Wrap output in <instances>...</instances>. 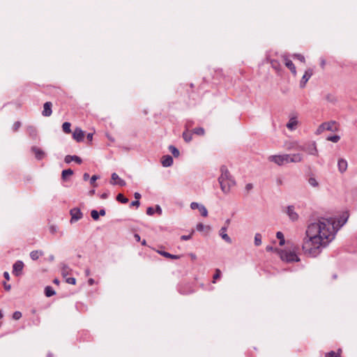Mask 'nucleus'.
<instances>
[{"instance_id": "nucleus-1", "label": "nucleus", "mask_w": 357, "mask_h": 357, "mask_svg": "<svg viewBox=\"0 0 357 357\" xmlns=\"http://www.w3.org/2000/svg\"><path fill=\"white\" fill-rule=\"evenodd\" d=\"M348 217L346 213L338 220L333 218H320L310 223L303 241L302 249L305 255L311 257L319 255L322 248L335 238L337 231L347 222Z\"/></svg>"}, {"instance_id": "nucleus-2", "label": "nucleus", "mask_w": 357, "mask_h": 357, "mask_svg": "<svg viewBox=\"0 0 357 357\" xmlns=\"http://www.w3.org/2000/svg\"><path fill=\"white\" fill-rule=\"evenodd\" d=\"M220 173L221 174L218 178V182L222 191L227 194L230 191L231 188L235 185V181L232 178L226 166H221Z\"/></svg>"}, {"instance_id": "nucleus-3", "label": "nucleus", "mask_w": 357, "mask_h": 357, "mask_svg": "<svg viewBox=\"0 0 357 357\" xmlns=\"http://www.w3.org/2000/svg\"><path fill=\"white\" fill-rule=\"evenodd\" d=\"M287 150H301L306 152L310 155H318V149L317 148V144L315 142H309L305 143L304 145H300L297 142L290 143L287 147Z\"/></svg>"}, {"instance_id": "nucleus-4", "label": "nucleus", "mask_w": 357, "mask_h": 357, "mask_svg": "<svg viewBox=\"0 0 357 357\" xmlns=\"http://www.w3.org/2000/svg\"><path fill=\"white\" fill-rule=\"evenodd\" d=\"M328 130V131H332V132H337L339 130V124L335 121H330L327 122H324L321 123L315 131L316 135H320L324 131Z\"/></svg>"}, {"instance_id": "nucleus-5", "label": "nucleus", "mask_w": 357, "mask_h": 357, "mask_svg": "<svg viewBox=\"0 0 357 357\" xmlns=\"http://www.w3.org/2000/svg\"><path fill=\"white\" fill-rule=\"evenodd\" d=\"M280 258L282 261L287 262L299 261L300 259L296 255V252L284 250L280 252Z\"/></svg>"}, {"instance_id": "nucleus-6", "label": "nucleus", "mask_w": 357, "mask_h": 357, "mask_svg": "<svg viewBox=\"0 0 357 357\" xmlns=\"http://www.w3.org/2000/svg\"><path fill=\"white\" fill-rule=\"evenodd\" d=\"M289 154L273 155L268 158V161L273 162L279 166L288 164Z\"/></svg>"}, {"instance_id": "nucleus-7", "label": "nucleus", "mask_w": 357, "mask_h": 357, "mask_svg": "<svg viewBox=\"0 0 357 357\" xmlns=\"http://www.w3.org/2000/svg\"><path fill=\"white\" fill-rule=\"evenodd\" d=\"M70 214L71 215L70 222H75L82 219L83 217V214L81 212L80 209L78 208H73L70 211Z\"/></svg>"}, {"instance_id": "nucleus-8", "label": "nucleus", "mask_w": 357, "mask_h": 357, "mask_svg": "<svg viewBox=\"0 0 357 357\" xmlns=\"http://www.w3.org/2000/svg\"><path fill=\"white\" fill-rule=\"evenodd\" d=\"M304 155L302 153H297L294 154H289L288 162L289 163H298L303 161Z\"/></svg>"}, {"instance_id": "nucleus-9", "label": "nucleus", "mask_w": 357, "mask_h": 357, "mask_svg": "<svg viewBox=\"0 0 357 357\" xmlns=\"http://www.w3.org/2000/svg\"><path fill=\"white\" fill-rule=\"evenodd\" d=\"M190 208L192 210L198 209L201 215L204 217H206L208 215V211L206 208L202 204H200L197 202H192L190 204Z\"/></svg>"}, {"instance_id": "nucleus-10", "label": "nucleus", "mask_w": 357, "mask_h": 357, "mask_svg": "<svg viewBox=\"0 0 357 357\" xmlns=\"http://www.w3.org/2000/svg\"><path fill=\"white\" fill-rule=\"evenodd\" d=\"M110 183L114 185H118L119 186H125L126 185V181L121 178L116 173L112 174Z\"/></svg>"}, {"instance_id": "nucleus-11", "label": "nucleus", "mask_w": 357, "mask_h": 357, "mask_svg": "<svg viewBox=\"0 0 357 357\" xmlns=\"http://www.w3.org/2000/svg\"><path fill=\"white\" fill-rule=\"evenodd\" d=\"M285 212L291 220L296 221L298 219V214L295 211L294 206H288L286 208Z\"/></svg>"}, {"instance_id": "nucleus-12", "label": "nucleus", "mask_w": 357, "mask_h": 357, "mask_svg": "<svg viewBox=\"0 0 357 357\" xmlns=\"http://www.w3.org/2000/svg\"><path fill=\"white\" fill-rule=\"evenodd\" d=\"M313 75V70L311 68H309L305 70L303 76L301 78V82H300V86L301 88H304L305 86L306 83L310 79V78Z\"/></svg>"}, {"instance_id": "nucleus-13", "label": "nucleus", "mask_w": 357, "mask_h": 357, "mask_svg": "<svg viewBox=\"0 0 357 357\" xmlns=\"http://www.w3.org/2000/svg\"><path fill=\"white\" fill-rule=\"evenodd\" d=\"M84 133L83 130L79 128H76L73 133V139L77 142H82L84 140Z\"/></svg>"}, {"instance_id": "nucleus-14", "label": "nucleus", "mask_w": 357, "mask_h": 357, "mask_svg": "<svg viewBox=\"0 0 357 357\" xmlns=\"http://www.w3.org/2000/svg\"><path fill=\"white\" fill-rule=\"evenodd\" d=\"M298 121L296 116H291L289 120L287 123V128L290 130H294L296 129Z\"/></svg>"}, {"instance_id": "nucleus-15", "label": "nucleus", "mask_w": 357, "mask_h": 357, "mask_svg": "<svg viewBox=\"0 0 357 357\" xmlns=\"http://www.w3.org/2000/svg\"><path fill=\"white\" fill-rule=\"evenodd\" d=\"M23 267H24L23 262L22 261H17L13 264V274H15L17 276L20 275L22 271Z\"/></svg>"}, {"instance_id": "nucleus-16", "label": "nucleus", "mask_w": 357, "mask_h": 357, "mask_svg": "<svg viewBox=\"0 0 357 357\" xmlns=\"http://www.w3.org/2000/svg\"><path fill=\"white\" fill-rule=\"evenodd\" d=\"M227 226H223L219 231V235L227 243H231V238L227 234Z\"/></svg>"}, {"instance_id": "nucleus-17", "label": "nucleus", "mask_w": 357, "mask_h": 357, "mask_svg": "<svg viewBox=\"0 0 357 357\" xmlns=\"http://www.w3.org/2000/svg\"><path fill=\"white\" fill-rule=\"evenodd\" d=\"M282 59L284 61L285 66L291 70L292 74L296 75V67H295L294 64L293 63V62L290 59H289L288 57L285 55L282 56Z\"/></svg>"}, {"instance_id": "nucleus-18", "label": "nucleus", "mask_w": 357, "mask_h": 357, "mask_svg": "<svg viewBox=\"0 0 357 357\" xmlns=\"http://www.w3.org/2000/svg\"><path fill=\"white\" fill-rule=\"evenodd\" d=\"M52 103L50 102H46L43 105V111L42 112L44 116H50L52 113Z\"/></svg>"}, {"instance_id": "nucleus-19", "label": "nucleus", "mask_w": 357, "mask_h": 357, "mask_svg": "<svg viewBox=\"0 0 357 357\" xmlns=\"http://www.w3.org/2000/svg\"><path fill=\"white\" fill-rule=\"evenodd\" d=\"M347 166H348V164H347V162L346 160L344 159H340L337 162V167H338V170L340 173H344L346 172V170L347 169Z\"/></svg>"}, {"instance_id": "nucleus-20", "label": "nucleus", "mask_w": 357, "mask_h": 357, "mask_svg": "<svg viewBox=\"0 0 357 357\" xmlns=\"http://www.w3.org/2000/svg\"><path fill=\"white\" fill-rule=\"evenodd\" d=\"M31 151L35 154V157L38 160H41L45 156V153L43 152V151H42L40 149H39V148H38L36 146H33L31 148Z\"/></svg>"}, {"instance_id": "nucleus-21", "label": "nucleus", "mask_w": 357, "mask_h": 357, "mask_svg": "<svg viewBox=\"0 0 357 357\" xmlns=\"http://www.w3.org/2000/svg\"><path fill=\"white\" fill-rule=\"evenodd\" d=\"M161 162L163 167H170L173 164V158L169 155H165L162 157Z\"/></svg>"}, {"instance_id": "nucleus-22", "label": "nucleus", "mask_w": 357, "mask_h": 357, "mask_svg": "<svg viewBox=\"0 0 357 357\" xmlns=\"http://www.w3.org/2000/svg\"><path fill=\"white\" fill-rule=\"evenodd\" d=\"M64 160L66 163H70L71 161H75V162H77L78 164L82 163V159L77 155H68L65 157Z\"/></svg>"}, {"instance_id": "nucleus-23", "label": "nucleus", "mask_w": 357, "mask_h": 357, "mask_svg": "<svg viewBox=\"0 0 357 357\" xmlns=\"http://www.w3.org/2000/svg\"><path fill=\"white\" fill-rule=\"evenodd\" d=\"M26 130H27V132L29 133V136L31 138H33V139L36 138V137H37V130H36V128L34 126H29L26 128Z\"/></svg>"}, {"instance_id": "nucleus-24", "label": "nucleus", "mask_w": 357, "mask_h": 357, "mask_svg": "<svg viewBox=\"0 0 357 357\" xmlns=\"http://www.w3.org/2000/svg\"><path fill=\"white\" fill-rule=\"evenodd\" d=\"M158 253L160 255H161L162 256L166 257V258H169V259H179L181 257L179 255H172L167 252H165V251H158Z\"/></svg>"}, {"instance_id": "nucleus-25", "label": "nucleus", "mask_w": 357, "mask_h": 357, "mask_svg": "<svg viewBox=\"0 0 357 357\" xmlns=\"http://www.w3.org/2000/svg\"><path fill=\"white\" fill-rule=\"evenodd\" d=\"M73 174V171L71 169H68L62 171L61 177L62 179L66 181L68 177Z\"/></svg>"}, {"instance_id": "nucleus-26", "label": "nucleus", "mask_w": 357, "mask_h": 357, "mask_svg": "<svg viewBox=\"0 0 357 357\" xmlns=\"http://www.w3.org/2000/svg\"><path fill=\"white\" fill-rule=\"evenodd\" d=\"M43 255V253L42 251L33 250L31 252L30 257L33 260H37Z\"/></svg>"}, {"instance_id": "nucleus-27", "label": "nucleus", "mask_w": 357, "mask_h": 357, "mask_svg": "<svg viewBox=\"0 0 357 357\" xmlns=\"http://www.w3.org/2000/svg\"><path fill=\"white\" fill-rule=\"evenodd\" d=\"M271 64L272 68L275 69L276 71L280 72L281 70V65L278 61L275 59L271 60Z\"/></svg>"}, {"instance_id": "nucleus-28", "label": "nucleus", "mask_w": 357, "mask_h": 357, "mask_svg": "<svg viewBox=\"0 0 357 357\" xmlns=\"http://www.w3.org/2000/svg\"><path fill=\"white\" fill-rule=\"evenodd\" d=\"M45 294L47 297H50L54 296L56 292L50 286H47L45 289Z\"/></svg>"}, {"instance_id": "nucleus-29", "label": "nucleus", "mask_w": 357, "mask_h": 357, "mask_svg": "<svg viewBox=\"0 0 357 357\" xmlns=\"http://www.w3.org/2000/svg\"><path fill=\"white\" fill-rule=\"evenodd\" d=\"M70 126H71L70 123L64 122L62 125L63 131L66 134L70 133L71 132Z\"/></svg>"}, {"instance_id": "nucleus-30", "label": "nucleus", "mask_w": 357, "mask_h": 357, "mask_svg": "<svg viewBox=\"0 0 357 357\" xmlns=\"http://www.w3.org/2000/svg\"><path fill=\"white\" fill-rule=\"evenodd\" d=\"M183 138L185 142H190L192 140V134L186 130L183 132Z\"/></svg>"}, {"instance_id": "nucleus-31", "label": "nucleus", "mask_w": 357, "mask_h": 357, "mask_svg": "<svg viewBox=\"0 0 357 357\" xmlns=\"http://www.w3.org/2000/svg\"><path fill=\"white\" fill-rule=\"evenodd\" d=\"M71 269L66 264H63L61 268V274L63 277H66L70 274Z\"/></svg>"}, {"instance_id": "nucleus-32", "label": "nucleus", "mask_w": 357, "mask_h": 357, "mask_svg": "<svg viewBox=\"0 0 357 357\" xmlns=\"http://www.w3.org/2000/svg\"><path fill=\"white\" fill-rule=\"evenodd\" d=\"M276 237L280 240V245H284L285 243V240L283 234L281 231H278L276 233Z\"/></svg>"}, {"instance_id": "nucleus-33", "label": "nucleus", "mask_w": 357, "mask_h": 357, "mask_svg": "<svg viewBox=\"0 0 357 357\" xmlns=\"http://www.w3.org/2000/svg\"><path fill=\"white\" fill-rule=\"evenodd\" d=\"M308 183L312 187H314V188L319 187V182L317 181V180L314 177H312V176L310 177L309 179H308Z\"/></svg>"}, {"instance_id": "nucleus-34", "label": "nucleus", "mask_w": 357, "mask_h": 357, "mask_svg": "<svg viewBox=\"0 0 357 357\" xmlns=\"http://www.w3.org/2000/svg\"><path fill=\"white\" fill-rule=\"evenodd\" d=\"M169 150L174 157L177 158L179 156V151L175 146L172 145L169 146Z\"/></svg>"}, {"instance_id": "nucleus-35", "label": "nucleus", "mask_w": 357, "mask_h": 357, "mask_svg": "<svg viewBox=\"0 0 357 357\" xmlns=\"http://www.w3.org/2000/svg\"><path fill=\"white\" fill-rule=\"evenodd\" d=\"M116 200L122 204H126L128 202V199L125 197L122 194L119 193L116 196Z\"/></svg>"}, {"instance_id": "nucleus-36", "label": "nucleus", "mask_w": 357, "mask_h": 357, "mask_svg": "<svg viewBox=\"0 0 357 357\" xmlns=\"http://www.w3.org/2000/svg\"><path fill=\"white\" fill-rule=\"evenodd\" d=\"M326 100L331 103H335L337 101V98L333 94H328L326 96Z\"/></svg>"}, {"instance_id": "nucleus-37", "label": "nucleus", "mask_w": 357, "mask_h": 357, "mask_svg": "<svg viewBox=\"0 0 357 357\" xmlns=\"http://www.w3.org/2000/svg\"><path fill=\"white\" fill-rule=\"evenodd\" d=\"M261 244V235L257 233L255 236V245L259 246Z\"/></svg>"}, {"instance_id": "nucleus-38", "label": "nucleus", "mask_w": 357, "mask_h": 357, "mask_svg": "<svg viewBox=\"0 0 357 357\" xmlns=\"http://www.w3.org/2000/svg\"><path fill=\"white\" fill-rule=\"evenodd\" d=\"M192 132L197 135H200V136H202L204 135L205 133V131H204V129L203 128H195L193 130H192Z\"/></svg>"}, {"instance_id": "nucleus-39", "label": "nucleus", "mask_w": 357, "mask_h": 357, "mask_svg": "<svg viewBox=\"0 0 357 357\" xmlns=\"http://www.w3.org/2000/svg\"><path fill=\"white\" fill-rule=\"evenodd\" d=\"M340 139V137L337 135H333V136H329L327 137L328 141H331L334 143H337Z\"/></svg>"}, {"instance_id": "nucleus-40", "label": "nucleus", "mask_w": 357, "mask_h": 357, "mask_svg": "<svg viewBox=\"0 0 357 357\" xmlns=\"http://www.w3.org/2000/svg\"><path fill=\"white\" fill-rule=\"evenodd\" d=\"M340 351L341 350H339L338 352L330 351L326 354V357H340Z\"/></svg>"}, {"instance_id": "nucleus-41", "label": "nucleus", "mask_w": 357, "mask_h": 357, "mask_svg": "<svg viewBox=\"0 0 357 357\" xmlns=\"http://www.w3.org/2000/svg\"><path fill=\"white\" fill-rule=\"evenodd\" d=\"M205 228H207L208 229H210V227L209 226L206 227L202 223H199L196 226V229L199 231H202Z\"/></svg>"}, {"instance_id": "nucleus-42", "label": "nucleus", "mask_w": 357, "mask_h": 357, "mask_svg": "<svg viewBox=\"0 0 357 357\" xmlns=\"http://www.w3.org/2000/svg\"><path fill=\"white\" fill-rule=\"evenodd\" d=\"M293 57L295 59H297L298 60H299L300 61H301L303 63H305V61L304 56L301 54H294L293 55Z\"/></svg>"}, {"instance_id": "nucleus-43", "label": "nucleus", "mask_w": 357, "mask_h": 357, "mask_svg": "<svg viewBox=\"0 0 357 357\" xmlns=\"http://www.w3.org/2000/svg\"><path fill=\"white\" fill-rule=\"evenodd\" d=\"M91 215L94 220H98L99 219V213L96 210H92Z\"/></svg>"}, {"instance_id": "nucleus-44", "label": "nucleus", "mask_w": 357, "mask_h": 357, "mask_svg": "<svg viewBox=\"0 0 357 357\" xmlns=\"http://www.w3.org/2000/svg\"><path fill=\"white\" fill-rule=\"evenodd\" d=\"M220 276H221V271H220V269H216L215 273L213 275V282L215 283V280L219 279L220 278Z\"/></svg>"}, {"instance_id": "nucleus-45", "label": "nucleus", "mask_w": 357, "mask_h": 357, "mask_svg": "<svg viewBox=\"0 0 357 357\" xmlns=\"http://www.w3.org/2000/svg\"><path fill=\"white\" fill-rule=\"evenodd\" d=\"M22 314L21 312L15 311L13 314V319H15V320H18V319H20L22 317Z\"/></svg>"}, {"instance_id": "nucleus-46", "label": "nucleus", "mask_w": 357, "mask_h": 357, "mask_svg": "<svg viewBox=\"0 0 357 357\" xmlns=\"http://www.w3.org/2000/svg\"><path fill=\"white\" fill-rule=\"evenodd\" d=\"M49 230L52 234H55L57 232V227L56 225H52L49 227Z\"/></svg>"}, {"instance_id": "nucleus-47", "label": "nucleus", "mask_w": 357, "mask_h": 357, "mask_svg": "<svg viewBox=\"0 0 357 357\" xmlns=\"http://www.w3.org/2000/svg\"><path fill=\"white\" fill-rule=\"evenodd\" d=\"M98 178H99V176H97V175H93V176H91V179H90V183H91V185H93V186H95V187H96L97 185L96 184V183H95V182H96V181L97 179H98Z\"/></svg>"}, {"instance_id": "nucleus-48", "label": "nucleus", "mask_w": 357, "mask_h": 357, "mask_svg": "<svg viewBox=\"0 0 357 357\" xmlns=\"http://www.w3.org/2000/svg\"><path fill=\"white\" fill-rule=\"evenodd\" d=\"M20 126H21V123L20 121L15 122L13 126V130L14 132L17 131L18 129L20 128Z\"/></svg>"}, {"instance_id": "nucleus-49", "label": "nucleus", "mask_w": 357, "mask_h": 357, "mask_svg": "<svg viewBox=\"0 0 357 357\" xmlns=\"http://www.w3.org/2000/svg\"><path fill=\"white\" fill-rule=\"evenodd\" d=\"M66 282L70 284H76V279L75 278H68L66 280Z\"/></svg>"}, {"instance_id": "nucleus-50", "label": "nucleus", "mask_w": 357, "mask_h": 357, "mask_svg": "<svg viewBox=\"0 0 357 357\" xmlns=\"http://www.w3.org/2000/svg\"><path fill=\"white\" fill-rule=\"evenodd\" d=\"M194 124V122L191 120H188L185 123L186 130H188L190 128H191Z\"/></svg>"}, {"instance_id": "nucleus-51", "label": "nucleus", "mask_w": 357, "mask_h": 357, "mask_svg": "<svg viewBox=\"0 0 357 357\" xmlns=\"http://www.w3.org/2000/svg\"><path fill=\"white\" fill-rule=\"evenodd\" d=\"M194 231H192L190 234L189 235H183L181 236V239L183 240V241H188V240H190L191 238H192V234Z\"/></svg>"}, {"instance_id": "nucleus-52", "label": "nucleus", "mask_w": 357, "mask_h": 357, "mask_svg": "<svg viewBox=\"0 0 357 357\" xmlns=\"http://www.w3.org/2000/svg\"><path fill=\"white\" fill-rule=\"evenodd\" d=\"M154 212H155V211H154V209L152 207H149L146 209V214L149 215H153Z\"/></svg>"}, {"instance_id": "nucleus-53", "label": "nucleus", "mask_w": 357, "mask_h": 357, "mask_svg": "<svg viewBox=\"0 0 357 357\" xmlns=\"http://www.w3.org/2000/svg\"><path fill=\"white\" fill-rule=\"evenodd\" d=\"M140 204V202L139 200H135L131 202L130 206H137L138 207Z\"/></svg>"}, {"instance_id": "nucleus-54", "label": "nucleus", "mask_w": 357, "mask_h": 357, "mask_svg": "<svg viewBox=\"0 0 357 357\" xmlns=\"http://www.w3.org/2000/svg\"><path fill=\"white\" fill-rule=\"evenodd\" d=\"M155 212L158 213L159 215L162 214V208L159 205H156Z\"/></svg>"}, {"instance_id": "nucleus-55", "label": "nucleus", "mask_w": 357, "mask_h": 357, "mask_svg": "<svg viewBox=\"0 0 357 357\" xmlns=\"http://www.w3.org/2000/svg\"><path fill=\"white\" fill-rule=\"evenodd\" d=\"M253 188V185L252 183H248L246 185H245V189L249 191L250 190H252Z\"/></svg>"}, {"instance_id": "nucleus-56", "label": "nucleus", "mask_w": 357, "mask_h": 357, "mask_svg": "<svg viewBox=\"0 0 357 357\" xmlns=\"http://www.w3.org/2000/svg\"><path fill=\"white\" fill-rule=\"evenodd\" d=\"M134 197L136 199V200H139L141 198V195L139 192H135L134 194Z\"/></svg>"}, {"instance_id": "nucleus-57", "label": "nucleus", "mask_w": 357, "mask_h": 357, "mask_svg": "<svg viewBox=\"0 0 357 357\" xmlns=\"http://www.w3.org/2000/svg\"><path fill=\"white\" fill-rule=\"evenodd\" d=\"M134 238H135V239L137 241H138V242H139V241H140V240H141L140 236H139L138 234H135L134 235Z\"/></svg>"}, {"instance_id": "nucleus-58", "label": "nucleus", "mask_w": 357, "mask_h": 357, "mask_svg": "<svg viewBox=\"0 0 357 357\" xmlns=\"http://www.w3.org/2000/svg\"><path fill=\"white\" fill-rule=\"evenodd\" d=\"M89 178V174L88 173H84L83 175V179L84 181H87Z\"/></svg>"}, {"instance_id": "nucleus-59", "label": "nucleus", "mask_w": 357, "mask_h": 357, "mask_svg": "<svg viewBox=\"0 0 357 357\" xmlns=\"http://www.w3.org/2000/svg\"><path fill=\"white\" fill-rule=\"evenodd\" d=\"M98 213H99V215L104 216L105 215L106 212H105V209H100V211L98 212Z\"/></svg>"}, {"instance_id": "nucleus-60", "label": "nucleus", "mask_w": 357, "mask_h": 357, "mask_svg": "<svg viewBox=\"0 0 357 357\" xmlns=\"http://www.w3.org/2000/svg\"><path fill=\"white\" fill-rule=\"evenodd\" d=\"M3 276H4V278H5L7 280H10L9 273H8V272H4V273H3Z\"/></svg>"}, {"instance_id": "nucleus-61", "label": "nucleus", "mask_w": 357, "mask_h": 357, "mask_svg": "<svg viewBox=\"0 0 357 357\" xmlns=\"http://www.w3.org/2000/svg\"><path fill=\"white\" fill-rule=\"evenodd\" d=\"M4 288L7 291H9L10 289V284H7L6 283H4Z\"/></svg>"}, {"instance_id": "nucleus-62", "label": "nucleus", "mask_w": 357, "mask_h": 357, "mask_svg": "<svg viewBox=\"0 0 357 357\" xmlns=\"http://www.w3.org/2000/svg\"><path fill=\"white\" fill-rule=\"evenodd\" d=\"M273 250V248L272 246H271V245H268V246H266V250L267 252L272 251Z\"/></svg>"}, {"instance_id": "nucleus-63", "label": "nucleus", "mask_w": 357, "mask_h": 357, "mask_svg": "<svg viewBox=\"0 0 357 357\" xmlns=\"http://www.w3.org/2000/svg\"><path fill=\"white\" fill-rule=\"evenodd\" d=\"M87 139H88L89 140L91 141V140H92V139H93V134H92V133H89V134L87 135Z\"/></svg>"}, {"instance_id": "nucleus-64", "label": "nucleus", "mask_w": 357, "mask_h": 357, "mask_svg": "<svg viewBox=\"0 0 357 357\" xmlns=\"http://www.w3.org/2000/svg\"><path fill=\"white\" fill-rule=\"evenodd\" d=\"M89 285H93L94 284V280L92 278H90L89 280Z\"/></svg>"}]
</instances>
